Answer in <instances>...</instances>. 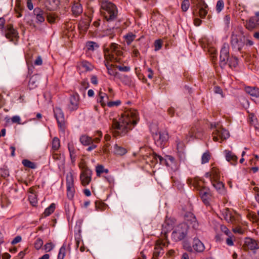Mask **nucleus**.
<instances>
[{"mask_svg": "<svg viewBox=\"0 0 259 259\" xmlns=\"http://www.w3.org/2000/svg\"><path fill=\"white\" fill-rule=\"evenodd\" d=\"M139 120L137 111L134 109L125 111L118 121L114 120L112 123L113 135L114 137L125 136L137 123Z\"/></svg>", "mask_w": 259, "mask_h": 259, "instance_id": "1", "label": "nucleus"}, {"mask_svg": "<svg viewBox=\"0 0 259 259\" xmlns=\"http://www.w3.org/2000/svg\"><path fill=\"white\" fill-rule=\"evenodd\" d=\"M198 223L195 215L189 212L185 216V222L177 225L171 234V238L175 241H179L184 239L187 234L189 226L196 230L198 228Z\"/></svg>", "mask_w": 259, "mask_h": 259, "instance_id": "2", "label": "nucleus"}, {"mask_svg": "<svg viewBox=\"0 0 259 259\" xmlns=\"http://www.w3.org/2000/svg\"><path fill=\"white\" fill-rule=\"evenodd\" d=\"M104 57L106 61L120 63L123 55L121 48L116 43H111L108 46H104Z\"/></svg>", "mask_w": 259, "mask_h": 259, "instance_id": "3", "label": "nucleus"}, {"mask_svg": "<svg viewBox=\"0 0 259 259\" xmlns=\"http://www.w3.org/2000/svg\"><path fill=\"white\" fill-rule=\"evenodd\" d=\"M101 12L108 23L114 21L117 17L118 11L116 6L108 1L101 3Z\"/></svg>", "mask_w": 259, "mask_h": 259, "instance_id": "4", "label": "nucleus"}, {"mask_svg": "<svg viewBox=\"0 0 259 259\" xmlns=\"http://www.w3.org/2000/svg\"><path fill=\"white\" fill-rule=\"evenodd\" d=\"M246 44V37L241 29L232 32L230 38V44L234 51L242 52Z\"/></svg>", "mask_w": 259, "mask_h": 259, "instance_id": "5", "label": "nucleus"}, {"mask_svg": "<svg viewBox=\"0 0 259 259\" xmlns=\"http://www.w3.org/2000/svg\"><path fill=\"white\" fill-rule=\"evenodd\" d=\"M150 131L155 144L161 148L163 147L168 139V134L166 131H159L157 125L151 126Z\"/></svg>", "mask_w": 259, "mask_h": 259, "instance_id": "6", "label": "nucleus"}, {"mask_svg": "<svg viewBox=\"0 0 259 259\" xmlns=\"http://www.w3.org/2000/svg\"><path fill=\"white\" fill-rule=\"evenodd\" d=\"M214 127L215 130L212 133L213 140L214 142L219 141V139L223 141L229 137V132L220 126L218 123L214 125Z\"/></svg>", "mask_w": 259, "mask_h": 259, "instance_id": "7", "label": "nucleus"}, {"mask_svg": "<svg viewBox=\"0 0 259 259\" xmlns=\"http://www.w3.org/2000/svg\"><path fill=\"white\" fill-rule=\"evenodd\" d=\"M54 113L59 127L62 131L64 132L66 122L62 110L60 108L56 107L54 109Z\"/></svg>", "mask_w": 259, "mask_h": 259, "instance_id": "8", "label": "nucleus"}, {"mask_svg": "<svg viewBox=\"0 0 259 259\" xmlns=\"http://www.w3.org/2000/svg\"><path fill=\"white\" fill-rule=\"evenodd\" d=\"M67 196L69 199L74 197L75 189L74 187L73 177L71 172L67 174L66 176Z\"/></svg>", "mask_w": 259, "mask_h": 259, "instance_id": "9", "label": "nucleus"}, {"mask_svg": "<svg viewBox=\"0 0 259 259\" xmlns=\"http://www.w3.org/2000/svg\"><path fill=\"white\" fill-rule=\"evenodd\" d=\"M168 244V242L166 241L161 239L158 240L155 243L152 259H158V256L162 255L164 253L163 247L167 246Z\"/></svg>", "mask_w": 259, "mask_h": 259, "instance_id": "10", "label": "nucleus"}, {"mask_svg": "<svg viewBox=\"0 0 259 259\" xmlns=\"http://www.w3.org/2000/svg\"><path fill=\"white\" fill-rule=\"evenodd\" d=\"M229 57V46L227 43H224L221 49L220 56V64L223 67L227 63Z\"/></svg>", "mask_w": 259, "mask_h": 259, "instance_id": "11", "label": "nucleus"}, {"mask_svg": "<svg viewBox=\"0 0 259 259\" xmlns=\"http://www.w3.org/2000/svg\"><path fill=\"white\" fill-rule=\"evenodd\" d=\"M223 215L227 222L232 224H237L239 220V216L235 214L229 208H225L223 210Z\"/></svg>", "mask_w": 259, "mask_h": 259, "instance_id": "12", "label": "nucleus"}, {"mask_svg": "<svg viewBox=\"0 0 259 259\" xmlns=\"http://www.w3.org/2000/svg\"><path fill=\"white\" fill-rule=\"evenodd\" d=\"M96 135L98 137L93 139L91 137H89L87 135H82L80 138V141L83 145H90L92 143H98L100 141L101 138L102 136V134L101 131H97Z\"/></svg>", "mask_w": 259, "mask_h": 259, "instance_id": "13", "label": "nucleus"}, {"mask_svg": "<svg viewBox=\"0 0 259 259\" xmlns=\"http://www.w3.org/2000/svg\"><path fill=\"white\" fill-rule=\"evenodd\" d=\"M92 171L90 169H85L80 175V180L82 186L88 185L92 180Z\"/></svg>", "mask_w": 259, "mask_h": 259, "instance_id": "14", "label": "nucleus"}, {"mask_svg": "<svg viewBox=\"0 0 259 259\" xmlns=\"http://www.w3.org/2000/svg\"><path fill=\"white\" fill-rule=\"evenodd\" d=\"M5 35L6 37L11 41L18 37V33L17 31L13 27V25L8 24L4 30Z\"/></svg>", "mask_w": 259, "mask_h": 259, "instance_id": "15", "label": "nucleus"}, {"mask_svg": "<svg viewBox=\"0 0 259 259\" xmlns=\"http://www.w3.org/2000/svg\"><path fill=\"white\" fill-rule=\"evenodd\" d=\"M79 97L78 95H72L69 98V103L68 105V109L70 111L76 110L78 108Z\"/></svg>", "mask_w": 259, "mask_h": 259, "instance_id": "16", "label": "nucleus"}, {"mask_svg": "<svg viewBox=\"0 0 259 259\" xmlns=\"http://www.w3.org/2000/svg\"><path fill=\"white\" fill-rule=\"evenodd\" d=\"M192 247L197 252H202L205 249L203 243L197 238H194L193 241Z\"/></svg>", "mask_w": 259, "mask_h": 259, "instance_id": "17", "label": "nucleus"}, {"mask_svg": "<svg viewBox=\"0 0 259 259\" xmlns=\"http://www.w3.org/2000/svg\"><path fill=\"white\" fill-rule=\"evenodd\" d=\"M205 176V177L209 178L210 181L220 179V177L219 170L215 167H213L210 171L206 172Z\"/></svg>", "mask_w": 259, "mask_h": 259, "instance_id": "18", "label": "nucleus"}, {"mask_svg": "<svg viewBox=\"0 0 259 259\" xmlns=\"http://www.w3.org/2000/svg\"><path fill=\"white\" fill-rule=\"evenodd\" d=\"M52 157L57 162L59 167L63 166L65 164V157L63 155L52 152Z\"/></svg>", "mask_w": 259, "mask_h": 259, "instance_id": "19", "label": "nucleus"}, {"mask_svg": "<svg viewBox=\"0 0 259 259\" xmlns=\"http://www.w3.org/2000/svg\"><path fill=\"white\" fill-rule=\"evenodd\" d=\"M258 25L259 22L255 17H252L250 19L246 21L245 27L249 30H252L255 28Z\"/></svg>", "mask_w": 259, "mask_h": 259, "instance_id": "20", "label": "nucleus"}, {"mask_svg": "<svg viewBox=\"0 0 259 259\" xmlns=\"http://www.w3.org/2000/svg\"><path fill=\"white\" fill-rule=\"evenodd\" d=\"M40 82V77L37 75H34L30 78L28 87L30 90L36 88Z\"/></svg>", "mask_w": 259, "mask_h": 259, "instance_id": "21", "label": "nucleus"}, {"mask_svg": "<svg viewBox=\"0 0 259 259\" xmlns=\"http://www.w3.org/2000/svg\"><path fill=\"white\" fill-rule=\"evenodd\" d=\"M226 160L233 165H235L237 161V157L231 151L226 150L225 151Z\"/></svg>", "mask_w": 259, "mask_h": 259, "instance_id": "22", "label": "nucleus"}, {"mask_svg": "<svg viewBox=\"0 0 259 259\" xmlns=\"http://www.w3.org/2000/svg\"><path fill=\"white\" fill-rule=\"evenodd\" d=\"M199 195L204 203L206 205H209V198L210 196V194L208 192V191L206 190L205 188H203L200 190Z\"/></svg>", "mask_w": 259, "mask_h": 259, "instance_id": "23", "label": "nucleus"}, {"mask_svg": "<svg viewBox=\"0 0 259 259\" xmlns=\"http://www.w3.org/2000/svg\"><path fill=\"white\" fill-rule=\"evenodd\" d=\"M34 15L36 16V22L42 23L45 21L44 11L39 8H36L33 11Z\"/></svg>", "mask_w": 259, "mask_h": 259, "instance_id": "24", "label": "nucleus"}, {"mask_svg": "<svg viewBox=\"0 0 259 259\" xmlns=\"http://www.w3.org/2000/svg\"><path fill=\"white\" fill-rule=\"evenodd\" d=\"M90 26V22L89 19H85L79 21L78 23V28L81 32H85Z\"/></svg>", "mask_w": 259, "mask_h": 259, "instance_id": "25", "label": "nucleus"}, {"mask_svg": "<svg viewBox=\"0 0 259 259\" xmlns=\"http://www.w3.org/2000/svg\"><path fill=\"white\" fill-rule=\"evenodd\" d=\"M245 92L251 96L259 98V89L255 87H247L245 89Z\"/></svg>", "mask_w": 259, "mask_h": 259, "instance_id": "26", "label": "nucleus"}, {"mask_svg": "<svg viewBox=\"0 0 259 259\" xmlns=\"http://www.w3.org/2000/svg\"><path fill=\"white\" fill-rule=\"evenodd\" d=\"M172 226L168 221H165L162 225L161 234L164 235V237L166 239L167 233L172 229Z\"/></svg>", "mask_w": 259, "mask_h": 259, "instance_id": "27", "label": "nucleus"}, {"mask_svg": "<svg viewBox=\"0 0 259 259\" xmlns=\"http://www.w3.org/2000/svg\"><path fill=\"white\" fill-rule=\"evenodd\" d=\"M114 153L115 154L122 156L127 153V150L117 144L114 145Z\"/></svg>", "mask_w": 259, "mask_h": 259, "instance_id": "28", "label": "nucleus"}, {"mask_svg": "<svg viewBox=\"0 0 259 259\" xmlns=\"http://www.w3.org/2000/svg\"><path fill=\"white\" fill-rule=\"evenodd\" d=\"M164 162L167 166L171 167V168H176V167L175 159L171 156H166Z\"/></svg>", "mask_w": 259, "mask_h": 259, "instance_id": "29", "label": "nucleus"}, {"mask_svg": "<svg viewBox=\"0 0 259 259\" xmlns=\"http://www.w3.org/2000/svg\"><path fill=\"white\" fill-rule=\"evenodd\" d=\"M109 61H106L105 62V65L106 67V68L108 70V73L110 75H112L114 76H116L118 73L116 71V70L114 68V67H115V65H113L112 64H109L108 63Z\"/></svg>", "mask_w": 259, "mask_h": 259, "instance_id": "30", "label": "nucleus"}, {"mask_svg": "<svg viewBox=\"0 0 259 259\" xmlns=\"http://www.w3.org/2000/svg\"><path fill=\"white\" fill-rule=\"evenodd\" d=\"M72 11L73 15L78 16L82 12V8L81 4L75 3L72 7Z\"/></svg>", "mask_w": 259, "mask_h": 259, "instance_id": "31", "label": "nucleus"}, {"mask_svg": "<svg viewBox=\"0 0 259 259\" xmlns=\"http://www.w3.org/2000/svg\"><path fill=\"white\" fill-rule=\"evenodd\" d=\"M245 244L248 249L254 250L258 248V245L256 241L250 238L247 239L245 241Z\"/></svg>", "mask_w": 259, "mask_h": 259, "instance_id": "32", "label": "nucleus"}, {"mask_svg": "<svg viewBox=\"0 0 259 259\" xmlns=\"http://www.w3.org/2000/svg\"><path fill=\"white\" fill-rule=\"evenodd\" d=\"M68 148L69 151L70 157L71 158V162L74 163L76 160V154L75 152L74 147L72 144L68 143Z\"/></svg>", "mask_w": 259, "mask_h": 259, "instance_id": "33", "label": "nucleus"}, {"mask_svg": "<svg viewBox=\"0 0 259 259\" xmlns=\"http://www.w3.org/2000/svg\"><path fill=\"white\" fill-rule=\"evenodd\" d=\"M96 171L97 176L100 177L103 173H108L109 170L107 168H105L103 165H98L96 167Z\"/></svg>", "mask_w": 259, "mask_h": 259, "instance_id": "34", "label": "nucleus"}, {"mask_svg": "<svg viewBox=\"0 0 259 259\" xmlns=\"http://www.w3.org/2000/svg\"><path fill=\"white\" fill-rule=\"evenodd\" d=\"M136 37V35L132 32L128 33L124 36L125 41L127 45H131Z\"/></svg>", "mask_w": 259, "mask_h": 259, "instance_id": "35", "label": "nucleus"}, {"mask_svg": "<svg viewBox=\"0 0 259 259\" xmlns=\"http://www.w3.org/2000/svg\"><path fill=\"white\" fill-rule=\"evenodd\" d=\"M177 149L179 156H182L184 153L185 145L184 143L179 140L176 141Z\"/></svg>", "mask_w": 259, "mask_h": 259, "instance_id": "36", "label": "nucleus"}, {"mask_svg": "<svg viewBox=\"0 0 259 259\" xmlns=\"http://www.w3.org/2000/svg\"><path fill=\"white\" fill-rule=\"evenodd\" d=\"M60 147V140L57 138L55 137L53 138L52 140V149L53 152H55L58 150Z\"/></svg>", "mask_w": 259, "mask_h": 259, "instance_id": "37", "label": "nucleus"}, {"mask_svg": "<svg viewBox=\"0 0 259 259\" xmlns=\"http://www.w3.org/2000/svg\"><path fill=\"white\" fill-rule=\"evenodd\" d=\"M211 183L214 188L218 191L221 190L222 189L224 188V185L222 182H220V179L211 180Z\"/></svg>", "mask_w": 259, "mask_h": 259, "instance_id": "38", "label": "nucleus"}, {"mask_svg": "<svg viewBox=\"0 0 259 259\" xmlns=\"http://www.w3.org/2000/svg\"><path fill=\"white\" fill-rule=\"evenodd\" d=\"M191 4L195 7L196 9L200 7H208L203 0H191Z\"/></svg>", "mask_w": 259, "mask_h": 259, "instance_id": "39", "label": "nucleus"}, {"mask_svg": "<svg viewBox=\"0 0 259 259\" xmlns=\"http://www.w3.org/2000/svg\"><path fill=\"white\" fill-rule=\"evenodd\" d=\"M107 207V205L103 202L96 201L95 202V207L97 211H104L106 209Z\"/></svg>", "mask_w": 259, "mask_h": 259, "instance_id": "40", "label": "nucleus"}, {"mask_svg": "<svg viewBox=\"0 0 259 259\" xmlns=\"http://www.w3.org/2000/svg\"><path fill=\"white\" fill-rule=\"evenodd\" d=\"M22 163L25 167L31 169H35L36 168V164L28 159L23 160Z\"/></svg>", "mask_w": 259, "mask_h": 259, "instance_id": "41", "label": "nucleus"}, {"mask_svg": "<svg viewBox=\"0 0 259 259\" xmlns=\"http://www.w3.org/2000/svg\"><path fill=\"white\" fill-rule=\"evenodd\" d=\"M55 205L54 203H52L48 207H47L43 213L44 217H48L52 214L55 210Z\"/></svg>", "mask_w": 259, "mask_h": 259, "instance_id": "42", "label": "nucleus"}, {"mask_svg": "<svg viewBox=\"0 0 259 259\" xmlns=\"http://www.w3.org/2000/svg\"><path fill=\"white\" fill-rule=\"evenodd\" d=\"M87 48L89 51H94L99 48V45L95 42L89 41L86 45Z\"/></svg>", "mask_w": 259, "mask_h": 259, "instance_id": "43", "label": "nucleus"}, {"mask_svg": "<svg viewBox=\"0 0 259 259\" xmlns=\"http://www.w3.org/2000/svg\"><path fill=\"white\" fill-rule=\"evenodd\" d=\"M210 154L209 151H206L204 153L201 157V163L205 164L208 162L210 159Z\"/></svg>", "mask_w": 259, "mask_h": 259, "instance_id": "44", "label": "nucleus"}, {"mask_svg": "<svg viewBox=\"0 0 259 259\" xmlns=\"http://www.w3.org/2000/svg\"><path fill=\"white\" fill-rule=\"evenodd\" d=\"M99 95V102L101 103V105L103 107H104L106 105V102H105V101L104 100V98H106L108 99V96H107V95L105 93H103L101 91H100Z\"/></svg>", "mask_w": 259, "mask_h": 259, "instance_id": "45", "label": "nucleus"}, {"mask_svg": "<svg viewBox=\"0 0 259 259\" xmlns=\"http://www.w3.org/2000/svg\"><path fill=\"white\" fill-rule=\"evenodd\" d=\"M120 79L122 83L125 85H130L132 84L131 78L127 75H123Z\"/></svg>", "mask_w": 259, "mask_h": 259, "instance_id": "46", "label": "nucleus"}, {"mask_svg": "<svg viewBox=\"0 0 259 259\" xmlns=\"http://www.w3.org/2000/svg\"><path fill=\"white\" fill-rule=\"evenodd\" d=\"M81 65L85 71H90L93 69V66L89 62L83 61L81 62Z\"/></svg>", "mask_w": 259, "mask_h": 259, "instance_id": "47", "label": "nucleus"}, {"mask_svg": "<svg viewBox=\"0 0 259 259\" xmlns=\"http://www.w3.org/2000/svg\"><path fill=\"white\" fill-rule=\"evenodd\" d=\"M28 199L32 205L35 206L37 203V199L35 194H30Z\"/></svg>", "mask_w": 259, "mask_h": 259, "instance_id": "48", "label": "nucleus"}, {"mask_svg": "<svg viewBox=\"0 0 259 259\" xmlns=\"http://www.w3.org/2000/svg\"><path fill=\"white\" fill-rule=\"evenodd\" d=\"M57 18L58 16L54 13H49L47 15V20L50 23H54Z\"/></svg>", "mask_w": 259, "mask_h": 259, "instance_id": "49", "label": "nucleus"}, {"mask_svg": "<svg viewBox=\"0 0 259 259\" xmlns=\"http://www.w3.org/2000/svg\"><path fill=\"white\" fill-rule=\"evenodd\" d=\"M66 253V247L65 245H63L60 248L59 250V252L58 255V259H64V257Z\"/></svg>", "mask_w": 259, "mask_h": 259, "instance_id": "50", "label": "nucleus"}, {"mask_svg": "<svg viewBox=\"0 0 259 259\" xmlns=\"http://www.w3.org/2000/svg\"><path fill=\"white\" fill-rule=\"evenodd\" d=\"M224 8V2L223 0H219L217 2L216 5V11L218 13H220Z\"/></svg>", "mask_w": 259, "mask_h": 259, "instance_id": "51", "label": "nucleus"}, {"mask_svg": "<svg viewBox=\"0 0 259 259\" xmlns=\"http://www.w3.org/2000/svg\"><path fill=\"white\" fill-rule=\"evenodd\" d=\"M207 7H200L199 10V16L201 18H204L206 16V15L207 14V11L205 10L206 8Z\"/></svg>", "mask_w": 259, "mask_h": 259, "instance_id": "52", "label": "nucleus"}, {"mask_svg": "<svg viewBox=\"0 0 259 259\" xmlns=\"http://www.w3.org/2000/svg\"><path fill=\"white\" fill-rule=\"evenodd\" d=\"M229 65L230 67H235L238 65V58L236 57H233L229 60Z\"/></svg>", "mask_w": 259, "mask_h": 259, "instance_id": "53", "label": "nucleus"}, {"mask_svg": "<svg viewBox=\"0 0 259 259\" xmlns=\"http://www.w3.org/2000/svg\"><path fill=\"white\" fill-rule=\"evenodd\" d=\"M190 6V2L189 0H184L181 4V8L184 12H186Z\"/></svg>", "mask_w": 259, "mask_h": 259, "instance_id": "54", "label": "nucleus"}, {"mask_svg": "<svg viewBox=\"0 0 259 259\" xmlns=\"http://www.w3.org/2000/svg\"><path fill=\"white\" fill-rule=\"evenodd\" d=\"M154 50L157 51L159 50L162 46V41L161 39H157L154 42Z\"/></svg>", "mask_w": 259, "mask_h": 259, "instance_id": "55", "label": "nucleus"}, {"mask_svg": "<svg viewBox=\"0 0 259 259\" xmlns=\"http://www.w3.org/2000/svg\"><path fill=\"white\" fill-rule=\"evenodd\" d=\"M43 245V241L40 238H37L35 243H34V247L37 249H39Z\"/></svg>", "mask_w": 259, "mask_h": 259, "instance_id": "56", "label": "nucleus"}, {"mask_svg": "<svg viewBox=\"0 0 259 259\" xmlns=\"http://www.w3.org/2000/svg\"><path fill=\"white\" fill-rule=\"evenodd\" d=\"M115 67L122 72H128L131 70V68L129 66L115 65Z\"/></svg>", "mask_w": 259, "mask_h": 259, "instance_id": "57", "label": "nucleus"}, {"mask_svg": "<svg viewBox=\"0 0 259 259\" xmlns=\"http://www.w3.org/2000/svg\"><path fill=\"white\" fill-rule=\"evenodd\" d=\"M54 247V245L52 242L47 243L44 246L45 249L47 252L50 251L53 249Z\"/></svg>", "mask_w": 259, "mask_h": 259, "instance_id": "58", "label": "nucleus"}, {"mask_svg": "<svg viewBox=\"0 0 259 259\" xmlns=\"http://www.w3.org/2000/svg\"><path fill=\"white\" fill-rule=\"evenodd\" d=\"M81 89L82 90H86L89 87V82H88L87 79L83 80L81 83Z\"/></svg>", "mask_w": 259, "mask_h": 259, "instance_id": "59", "label": "nucleus"}, {"mask_svg": "<svg viewBox=\"0 0 259 259\" xmlns=\"http://www.w3.org/2000/svg\"><path fill=\"white\" fill-rule=\"evenodd\" d=\"M121 103V102L119 100H117L116 101H110L107 103V106L109 107H111L113 106H117L119 105Z\"/></svg>", "mask_w": 259, "mask_h": 259, "instance_id": "60", "label": "nucleus"}, {"mask_svg": "<svg viewBox=\"0 0 259 259\" xmlns=\"http://www.w3.org/2000/svg\"><path fill=\"white\" fill-rule=\"evenodd\" d=\"M11 120H12V122H13V123H17L18 124H20L21 119L19 116H17V115L14 116L12 118Z\"/></svg>", "mask_w": 259, "mask_h": 259, "instance_id": "61", "label": "nucleus"}, {"mask_svg": "<svg viewBox=\"0 0 259 259\" xmlns=\"http://www.w3.org/2000/svg\"><path fill=\"white\" fill-rule=\"evenodd\" d=\"M233 231L235 233H238L239 234H242L244 232L243 229L240 227H237L233 229Z\"/></svg>", "mask_w": 259, "mask_h": 259, "instance_id": "62", "label": "nucleus"}, {"mask_svg": "<svg viewBox=\"0 0 259 259\" xmlns=\"http://www.w3.org/2000/svg\"><path fill=\"white\" fill-rule=\"evenodd\" d=\"M188 183L189 184H192V185H194L196 187L198 185V182L197 179H189L188 180Z\"/></svg>", "mask_w": 259, "mask_h": 259, "instance_id": "63", "label": "nucleus"}, {"mask_svg": "<svg viewBox=\"0 0 259 259\" xmlns=\"http://www.w3.org/2000/svg\"><path fill=\"white\" fill-rule=\"evenodd\" d=\"M42 63V60L40 56H38L34 62L35 65H41Z\"/></svg>", "mask_w": 259, "mask_h": 259, "instance_id": "64", "label": "nucleus"}]
</instances>
